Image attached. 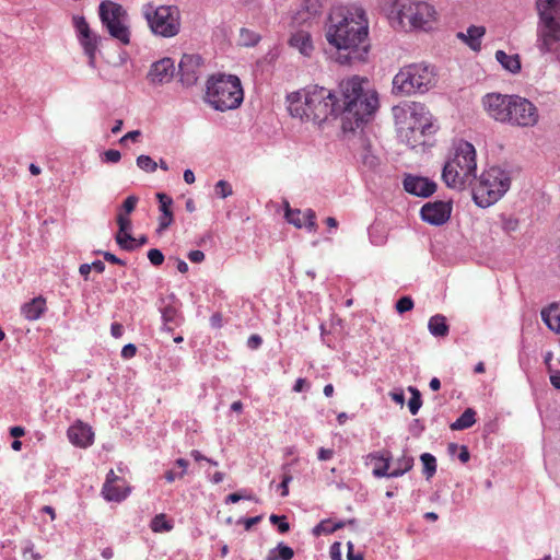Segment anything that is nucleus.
<instances>
[{
    "label": "nucleus",
    "instance_id": "nucleus-11",
    "mask_svg": "<svg viewBox=\"0 0 560 560\" xmlns=\"http://www.w3.org/2000/svg\"><path fill=\"white\" fill-rule=\"evenodd\" d=\"M400 114L408 119L406 126H399L400 139L412 148L423 143V136L432 128L425 107L420 103H411L407 108H401Z\"/></svg>",
    "mask_w": 560,
    "mask_h": 560
},
{
    "label": "nucleus",
    "instance_id": "nucleus-55",
    "mask_svg": "<svg viewBox=\"0 0 560 560\" xmlns=\"http://www.w3.org/2000/svg\"><path fill=\"white\" fill-rule=\"evenodd\" d=\"M334 450L332 448H324V447H320L318 450V459L319 460H329L334 457Z\"/></svg>",
    "mask_w": 560,
    "mask_h": 560
},
{
    "label": "nucleus",
    "instance_id": "nucleus-20",
    "mask_svg": "<svg viewBox=\"0 0 560 560\" xmlns=\"http://www.w3.org/2000/svg\"><path fill=\"white\" fill-rule=\"evenodd\" d=\"M404 188L411 195L425 198L435 191L436 185L428 178L408 175L404 180Z\"/></svg>",
    "mask_w": 560,
    "mask_h": 560
},
{
    "label": "nucleus",
    "instance_id": "nucleus-34",
    "mask_svg": "<svg viewBox=\"0 0 560 560\" xmlns=\"http://www.w3.org/2000/svg\"><path fill=\"white\" fill-rule=\"evenodd\" d=\"M173 527H174V525H173L172 521H170L167 518L166 514H164V513H160V514L155 515L150 523V528L154 533L171 532L173 529Z\"/></svg>",
    "mask_w": 560,
    "mask_h": 560
},
{
    "label": "nucleus",
    "instance_id": "nucleus-41",
    "mask_svg": "<svg viewBox=\"0 0 560 560\" xmlns=\"http://www.w3.org/2000/svg\"><path fill=\"white\" fill-rule=\"evenodd\" d=\"M138 201L139 198L137 196H128L122 202L119 212H122L126 217H128L136 209Z\"/></svg>",
    "mask_w": 560,
    "mask_h": 560
},
{
    "label": "nucleus",
    "instance_id": "nucleus-10",
    "mask_svg": "<svg viewBox=\"0 0 560 560\" xmlns=\"http://www.w3.org/2000/svg\"><path fill=\"white\" fill-rule=\"evenodd\" d=\"M142 14L152 33L162 37H173L180 30V13L176 5H159L147 3Z\"/></svg>",
    "mask_w": 560,
    "mask_h": 560
},
{
    "label": "nucleus",
    "instance_id": "nucleus-4",
    "mask_svg": "<svg viewBox=\"0 0 560 560\" xmlns=\"http://www.w3.org/2000/svg\"><path fill=\"white\" fill-rule=\"evenodd\" d=\"M477 161L475 147L460 140L442 171V178L447 187L464 189L476 178Z\"/></svg>",
    "mask_w": 560,
    "mask_h": 560
},
{
    "label": "nucleus",
    "instance_id": "nucleus-39",
    "mask_svg": "<svg viewBox=\"0 0 560 560\" xmlns=\"http://www.w3.org/2000/svg\"><path fill=\"white\" fill-rule=\"evenodd\" d=\"M258 35L247 28H242L240 33V42L244 46H254L258 42Z\"/></svg>",
    "mask_w": 560,
    "mask_h": 560
},
{
    "label": "nucleus",
    "instance_id": "nucleus-21",
    "mask_svg": "<svg viewBox=\"0 0 560 560\" xmlns=\"http://www.w3.org/2000/svg\"><path fill=\"white\" fill-rule=\"evenodd\" d=\"M119 231L115 236L117 244L125 250H132L136 248V238L131 236V220L122 212H118L116 218Z\"/></svg>",
    "mask_w": 560,
    "mask_h": 560
},
{
    "label": "nucleus",
    "instance_id": "nucleus-16",
    "mask_svg": "<svg viewBox=\"0 0 560 560\" xmlns=\"http://www.w3.org/2000/svg\"><path fill=\"white\" fill-rule=\"evenodd\" d=\"M451 212L452 206L448 202H429L421 208V218L430 224L442 225L448 221Z\"/></svg>",
    "mask_w": 560,
    "mask_h": 560
},
{
    "label": "nucleus",
    "instance_id": "nucleus-6",
    "mask_svg": "<svg viewBox=\"0 0 560 560\" xmlns=\"http://www.w3.org/2000/svg\"><path fill=\"white\" fill-rule=\"evenodd\" d=\"M388 16L405 31H429L436 20L433 5L422 0H394Z\"/></svg>",
    "mask_w": 560,
    "mask_h": 560
},
{
    "label": "nucleus",
    "instance_id": "nucleus-3",
    "mask_svg": "<svg viewBox=\"0 0 560 560\" xmlns=\"http://www.w3.org/2000/svg\"><path fill=\"white\" fill-rule=\"evenodd\" d=\"M288 110L301 121L322 124L340 112L337 95L323 86L313 85L288 96Z\"/></svg>",
    "mask_w": 560,
    "mask_h": 560
},
{
    "label": "nucleus",
    "instance_id": "nucleus-50",
    "mask_svg": "<svg viewBox=\"0 0 560 560\" xmlns=\"http://www.w3.org/2000/svg\"><path fill=\"white\" fill-rule=\"evenodd\" d=\"M291 480H292V476L291 475L285 474L283 476L282 481L278 486V488L281 491V493H280L281 497H287L289 494V483L291 482Z\"/></svg>",
    "mask_w": 560,
    "mask_h": 560
},
{
    "label": "nucleus",
    "instance_id": "nucleus-40",
    "mask_svg": "<svg viewBox=\"0 0 560 560\" xmlns=\"http://www.w3.org/2000/svg\"><path fill=\"white\" fill-rule=\"evenodd\" d=\"M156 198L159 199L160 206L159 209L161 213H173L172 206L173 199L164 192L156 194Z\"/></svg>",
    "mask_w": 560,
    "mask_h": 560
},
{
    "label": "nucleus",
    "instance_id": "nucleus-56",
    "mask_svg": "<svg viewBox=\"0 0 560 560\" xmlns=\"http://www.w3.org/2000/svg\"><path fill=\"white\" fill-rule=\"evenodd\" d=\"M103 257L106 261H108L110 264H116V265H120V266L126 265V262L124 260H121L120 258H118L117 256H115L114 254H112L109 252H104Z\"/></svg>",
    "mask_w": 560,
    "mask_h": 560
},
{
    "label": "nucleus",
    "instance_id": "nucleus-9",
    "mask_svg": "<svg viewBox=\"0 0 560 560\" xmlns=\"http://www.w3.org/2000/svg\"><path fill=\"white\" fill-rule=\"evenodd\" d=\"M511 178L509 174L498 167L491 166L483 171L472 188V198L476 205L487 208L495 203L509 190Z\"/></svg>",
    "mask_w": 560,
    "mask_h": 560
},
{
    "label": "nucleus",
    "instance_id": "nucleus-38",
    "mask_svg": "<svg viewBox=\"0 0 560 560\" xmlns=\"http://www.w3.org/2000/svg\"><path fill=\"white\" fill-rule=\"evenodd\" d=\"M409 390L411 392V398L409 399L408 408L410 413L415 416L418 413L422 405L421 395L417 388L409 387Z\"/></svg>",
    "mask_w": 560,
    "mask_h": 560
},
{
    "label": "nucleus",
    "instance_id": "nucleus-48",
    "mask_svg": "<svg viewBox=\"0 0 560 560\" xmlns=\"http://www.w3.org/2000/svg\"><path fill=\"white\" fill-rule=\"evenodd\" d=\"M148 258L153 266H160L164 261L163 253L156 248H152L148 252Z\"/></svg>",
    "mask_w": 560,
    "mask_h": 560
},
{
    "label": "nucleus",
    "instance_id": "nucleus-32",
    "mask_svg": "<svg viewBox=\"0 0 560 560\" xmlns=\"http://www.w3.org/2000/svg\"><path fill=\"white\" fill-rule=\"evenodd\" d=\"M476 423V411L471 408H467L456 421H454L450 428L453 431L465 430L472 427Z\"/></svg>",
    "mask_w": 560,
    "mask_h": 560
},
{
    "label": "nucleus",
    "instance_id": "nucleus-24",
    "mask_svg": "<svg viewBox=\"0 0 560 560\" xmlns=\"http://www.w3.org/2000/svg\"><path fill=\"white\" fill-rule=\"evenodd\" d=\"M368 458L375 462L374 468H373V475L377 478L382 477H388L390 471H388L392 460L390 452L383 451V452H374L370 453L368 455Z\"/></svg>",
    "mask_w": 560,
    "mask_h": 560
},
{
    "label": "nucleus",
    "instance_id": "nucleus-14",
    "mask_svg": "<svg viewBox=\"0 0 560 560\" xmlns=\"http://www.w3.org/2000/svg\"><path fill=\"white\" fill-rule=\"evenodd\" d=\"M512 94L487 93L481 98V105L487 115L498 122L505 124L510 113Z\"/></svg>",
    "mask_w": 560,
    "mask_h": 560
},
{
    "label": "nucleus",
    "instance_id": "nucleus-44",
    "mask_svg": "<svg viewBox=\"0 0 560 560\" xmlns=\"http://www.w3.org/2000/svg\"><path fill=\"white\" fill-rule=\"evenodd\" d=\"M413 308V301L410 296H402L396 303V311L400 314L411 311Z\"/></svg>",
    "mask_w": 560,
    "mask_h": 560
},
{
    "label": "nucleus",
    "instance_id": "nucleus-19",
    "mask_svg": "<svg viewBox=\"0 0 560 560\" xmlns=\"http://www.w3.org/2000/svg\"><path fill=\"white\" fill-rule=\"evenodd\" d=\"M320 12L319 0H304L303 7L294 14L292 25L310 27Z\"/></svg>",
    "mask_w": 560,
    "mask_h": 560
},
{
    "label": "nucleus",
    "instance_id": "nucleus-61",
    "mask_svg": "<svg viewBox=\"0 0 560 560\" xmlns=\"http://www.w3.org/2000/svg\"><path fill=\"white\" fill-rule=\"evenodd\" d=\"M392 399L396 402L402 406L405 404V395L400 392H392L390 394Z\"/></svg>",
    "mask_w": 560,
    "mask_h": 560
},
{
    "label": "nucleus",
    "instance_id": "nucleus-17",
    "mask_svg": "<svg viewBox=\"0 0 560 560\" xmlns=\"http://www.w3.org/2000/svg\"><path fill=\"white\" fill-rule=\"evenodd\" d=\"M67 436L73 445L83 448L90 446L94 440L92 428L81 420L75 421L68 429Z\"/></svg>",
    "mask_w": 560,
    "mask_h": 560
},
{
    "label": "nucleus",
    "instance_id": "nucleus-33",
    "mask_svg": "<svg viewBox=\"0 0 560 560\" xmlns=\"http://www.w3.org/2000/svg\"><path fill=\"white\" fill-rule=\"evenodd\" d=\"M413 467V457L409 456L407 454H402L401 457H399L395 462V468L390 471L389 476L392 477H400L404 474L411 470Z\"/></svg>",
    "mask_w": 560,
    "mask_h": 560
},
{
    "label": "nucleus",
    "instance_id": "nucleus-35",
    "mask_svg": "<svg viewBox=\"0 0 560 560\" xmlns=\"http://www.w3.org/2000/svg\"><path fill=\"white\" fill-rule=\"evenodd\" d=\"M420 459L423 464V474L427 479H430L434 476L436 472V459L435 457L430 453H423L420 456Z\"/></svg>",
    "mask_w": 560,
    "mask_h": 560
},
{
    "label": "nucleus",
    "instance_id": "nucleus-53",
    "mask_svg": "<svg viewBox=\"0 0 560 560\" xmlns=\"http://www.w3.org/2000/svg\"><path fill=\"white\" fill-rule=\"evenodd\" d=\"M188 259L194 264H200L205 260V254L201 250H190L188 253Z\"/></svg>",
    "mask_w": 560,
    "mask_h": 560
},
{
    "label": "nucleus",
    "instance_id": "nucleus-51",
    "mask_svg": "<svg viewBox=\"0 0 560 560\" xmlns=\"http://www.w3.org/2000/svg\"><path fill=\"white\" fill-rule=\"evenodd\" d=\"M136 353H137V348L133 343H128V345L124 346L121 349V357L124 359H131L136 355Z\"/></svg>",
    "mask_w": 560,
    "mask_h": 560
},
{
    "label": "nucleus",
    "instance_id": "nucleus-62",
    "mask_svg": "<svg viewBox=\"0 0 560 560\" xmlns=\"http://www.w3.org/2000/svg\"><path fill=\"white\" fill-rule=\"evenodd\" d=\"M190 455H191V457H192L196 462L207 460V462H209V463H210V464H212V465H217V463H215V462H212L211 459H209V458L205 457V456H203L199 451L194 450V451H191Z\"/></svg>",
    "mask_w": 560,
    "mask_h": 560
},
{
    "label": "nucleus",
    "instance_id": "nucleus-36",
    "mask_svg": "<svg viewBox=\"0 0 560 560\" xmlns=\"http://www.w3.org/2000/svg\"><path fill=\"white\" fill-rule=\"evenodd\" d=\"M72 25L77 32L78 38H80V36L86 35V33L91 31L89 23L82 15H74L72 18Z\"/></svg>",
    "mask_w": 560,
    "mask_h": 560
},
{
    "label": "nucleus",
    "instance_id": "nucleus-1",
    "mask_svg": "<svg viewBox=\"0 0 560 560\" xmlns=\"http://www.w3.org/2000/svg\"><path fill=\"white\" fill-rule=\"evenodd\" d=\"M327 43L337 49L340 63L365 60L369 44V20L363 8L355 4L331 7L324 25Z\"/></svg>",
    "mask_w": 560,
    "mask_h": 560
},
{
    "label": "nucleus",
    "instance_id": "nucleus-5",
    "mask_svg": "<svg viewBox=\"0 0 560 560\" xmlns=\"http://www.w3.org/2000/svg\"><path fill=\"white\" fill-rule=\"evenodd\" d=\"M244 100V91L238 77L218 73L206 83L205 102L213 109L226 112L236 109Z\"/></svg>",
    "mask_w": 560,
    "mask_h": 560
},
{
    "label": "nucleus",
    "instance_id": "nucleus-64",
    "mask_svg": "<svg viewBox=\"0 0 560 560\" xmlns=\"http://www.w3.org/2000/svg\"><path fill=\"white\" fill-rule=\"evenodd\" d=\"M458 458L462 463H467L469 460L470 455L466 446H462Z\"/></svg>",
    "mask_w": 560,
    "mask_h": 560
},
{
    "label": "nucleus",
    "instance_id": "nucleus-60",
    "mask_svg": "<svg viewBox=\"0 0 560 560\" xmlns=\"http://www.w3.org/2000/svg\"><path fill=\"white\" fill-rule=\"evenodd\" d=\"M176 465L182 469L180 472H178V478H183L186 474L188 462L184 458H178Z\"/></svg>",
    "mask_w": 560,
    "mask_h": 560
},
{
    "label": "nucleus",
    "instance_id": "nucleus-42",
    "mask_svg": "<svg viewBox=\"0 0 560 560\" xmlns=\"http://www.w3.org/2000/svg\"><path fill=\"white\" fill-rule=\"evenodd\" d=\"M174 221V214L173 213H161L159 217V226L156 229V232L161 234L166 229L170 228V225Z\"/></svg>",
    "mask_w": 560,
    "mask_h": 560
},
{
    "label": "nucleus",
    "instance_id": "nucleus-63",
    "mask_svg": "<svg viewBox=\"0 0 560 560\" xmlns=\"http://www.w3.org/2000/svg\"><path fill=\"white\" fill-rule=\"evenodd\" d=\"M11 436L19 439L25 434V430L22 427H12L10 429Z\"/></svg>",
    "mask_w": 560,
    "mask_h": 560
},
{
    "label": "nucleus",
    "instance_id": "nucleus-45",
    "mask_svg": "<svg viewBox=\"0 0 560 560\" xmlns=\"http://www.w3.org/2000/svg\"><path fill=\"white\" fill-rule=\"evenodd\" d=\"M215 192L221 198H226L233 194L232 186L225 180H219L215 184Z\"/></svg>",
    "mask_w": 560,
    "mask_h": 560
},
{
    "label": "nucleus",
    "instance_id": "nucleus-57",
    "mask_svg": "<svg viewBox=\"0 0 560 560\" xmlns=\"http://www.w3.org/2000/svg\"><path fill=\"white\" fill-rule=\"evenodd\" d=\"M110 334L114 338H120L124 334V327L119 323H113L110 326Z\"/></svg>",
    "mask_w": 560,
    "mask_h": 560
},
{
    "label": "nucleus",
    "instance_id": "nucleus-58",
    "mask_svg": "<svg viewBox=\"0 0 560 560\" xmlns=\"http://www.w3.org/2000/svg\"><path fill=\"white\" fill-rule=\"evenodd\" d=\"M140 136H141L140 130H132V131L127 132L124 137H121L119 142L124 143L127 140L137 141Z\"/></svg>",
    "mask_w": 560,
    "mask_h": 560
},
{
    "label": "nucleus",
    "instance_id": "nucleus-2",
    "mask_svg": "<svg viewBox=\"0 0 560 560\" xmlns=\"http://www.w3.org/2000/svg\"><path fill=\"white\" fill-rule=\"evenodd\" d=\"M340 112L343 115V129L354 130L366 121L378 107V96L365 78L353 75L339 84Z\"/></svg>",
    "mask_w": 560,
    "mask_h": 560
},
{
    "label": "nucleus",
    "instance_id": "nucleus-31",
    "mask_svg": "<svg viewBox=\"0 0 560 560\" xmlns=\"http://www.w3.org/2000/svg\"><path fill=\"white\" fill-rule=\"evenodd\" d=\"M428 328L433 336L445 337L448 334L446 317L441 314L432 316L429 319Z\"/></svg>",
    "mask_w": 560,
    "mask_h": 560
},
{
    "label": "nucleus",
    "instance_id": "nucleus-28",
    "mask_svg": "<svg viewBox=\"0 0 560 560\" xmlns=\"http://www.w3.org/2000/svg\"><path fill=\"white\" fill-rule=\"evenodd\" d=\"M497 61L509 72L516 74L521 71V58L517 54L508 55L503 50L495 51Z\"/></svg>",
    "mask_w": 560,
    "mask_h": 560
},
{
    "label": "nucleus",
    "instance_id": "nucleus-29",
    "mask_svg": "<svg viewBox=\"0 0 560 560\" xmlns=\"http://www.w3.org/2000/svg\"><path fill=\"white\" fill-rule=\"evenodd\" d=\"M98 36L92 31L88 32L86 35L80 36L79 42L82 45L84 52L89 57L90 66L94 67L95 54L98 46Z\"/></svg>",
    "mask_w": 560,
    "mask_h": 560
},
{
    "label": "nucleus",
    "instance_id": "nucleus-22",
    "mask_svg": "<svg viewBox=\"0 0 560 560\" xmlns=\"http://www.w3.org/2000/svg\"><path fill=\"white\" fill-rule=\"evenodd\" d=\"M306 26H301L292 33L289 44L291 47L296 48L303 56L311 57L314 51V44L312 36Z\"/></svg>",
    "mask_w": 560,
    "mask_h": 560
},
{
    "label": "nucleus",
    "instance_id": "nucleus-25",
    "mask_svg": "<svg viewBox=\"0 0 560 560\" xmlns=\"http://www.w3.org/2000/svg\"><path fill=\"white\" fill-rule=\"evenodd\" d=\"M485 26L470 25L466 33H457V37L474 51H479L481 49V38L485 36Z\"/></svg>",
    "mask_w": 560,
    "mask_h": 560
},
{
    "label": "nucleus",
    "instance_id": "nucleus-37",
    "mask_svg": "<svg viewBox=\"0 0 560 560\" xmlns=\"http://www.w3.org/2000/svg\"><path fill=\"white\" fill-rule=\"evenodd\" d=\"M137 165L139 168L147 173H153L158 167V163L153 161L149 155L144 154H141L137 158Z\"/></svg>",
    "mask_w": 560,
    "mask_h": 560
},
{
    "label": "nucleus",
    "instance_id": "nucleus-47",
    "mask_svg": "<svg viewBox=\"0 0 560 560\" xmlns=\"http://www.w3.org/2000/svg\"><path fill=\"white\" fill-rule=\"evenodd\" d=\"M114 492H118V494H121V501L125 500L129 492H130V488L127 486V482L126 480H121V481H118L116 483H113L110 485L109 487Z\"/></svg>",
    "mask_w": 560,
    "mask_h": 560
},
{
    "label": "nucleus",
    "instance_id": "nucleus-8",
    "mask_svg": "<svg viewBox=\"0 0 560 560\" xmlns=\"http://www.w3.org/2000/svg\"><path fill=\"white\" fill-rule=\"evenodd\" d=\"M536 8L538 47L544 52L555 51L560 45V0H536Z\"/></svg>",
    "mask_w": 560,
    "mask_h": 560
},
{
    "label": "nucleus",
    "instance_id": "nucleus-12",
    "mask_svg": "<svg viewBox=\"0 0 560 560\" xmlns=\"http://www.w3.org/2000/svg\"><path fill=\"white\" fill-rule=\"evenodd\" d=\"M98 16L108 34L124 45L130 43L128 13L124 7L112 0H103L98 5Z\"/></svg>",
    "mask_w": 560,
    "mask_h": 560
},
{
    "label": "nucleus",
    "instance_id": "nucleus-26",
    "mask_svg": "<svg viewBox=\"0 0 560 560\" xmlns=\"http://www.w3.org/2000/svg\"><path fill=\"white\" fill-rule=\"evenodd\" d=\"M46 311V300L42 296L34 298L22 306V315L27 320L38 319Z\"/></svg>",
    "mask_w": 560,
    "mask_h": 560
},
{
    "label": "nucleus",
    "instance_id": "nucleus-27",
    "mask_svg": "<svg viewBox=\"0 0 560 560\" xmlns=\"http://www.w3.org/2000/svg\"><path fill=\"white\" fill-rule=\"evenodd\" d=\"M541 319L549 329L560 334V303H552L541 310Z\"/></svg>",
    "mask_w": 560,
    "mask_h": 560
},
{
    "label": "nucleus",
    "instance_id": "nucleus-7",
    "mask_svg": "<svg viewBox=\"0 0 560 560\" xmlns=\"http://www.w3.org/2000/svg\"><path fill=\"white\" fill-rule=\"evenodd\" d=\"M435 84L434 69L423 62L402 67L393 79V93L409 96L425 93Z\"/></svg>",
    "mask_w": 560,
    "mask_h": 560
},
{
    "label": "nucleus",
    "instance_id": "nucleus-18",
    "mask_svg": "<svg viewBox=\"0 0 560 560\" xmlns=\"http://www.w3.org/2000/svg\"><path fill=\"white\" fill-rule=\"evenodd\" d=\"M174 70V61L171 58H163L151 66L148 79L152 84H164L172 80Z\"/></svg>",
    "mask_w": 560,
    "mask_h": 560
},
{
    "label": "nucleus",
    "instance_id": "nucleus-46",
    "mask_svg": "<svg viewBox=\"0 0 560 560\" xmlns=\"http://www.w3.org/2000/svg\"><path fill=\"white\" fill-rule=\"evenodd\" d=\"M269 520L272 524L278 525L279 532L282 534L287 533L290 529V525L285 521V516L272 514Z\"/></svg>",
    "mask_w": 560,
    "mask_h": 560
},
{
    "label": "nucleus",
    "instance_id": "nucleus-15",
    "mask_svg": "<svg viewBox=\"0 0 560 560\" xmlns=\"http://www.w3.org/2000/svg\"><path fill=\"white\" fill-rule=\"evenodd\" d=\"M179 77L183 84L191 86L197 83L202 70V59L199 55H184L179 62Z\"/></svg>",
    "mask_w": 560,
    "mask_h": 560
},
{
    "label": "nucleus",
    "instance_id": "nucleus-59",
    "mask_svg": "<svg viewBox=\"0 0 560 560\" xmlns=\"http://www.w3.org/2000/svg\"><path fill=\"white\" fill-rule=\"evenodd\" d=\"M262 342V339L260 336L258 335H252L249 338H248V341H247V345L249 348L252 349H257Z\"/></svg>",
    "mask_w": 560,
    "mask_h": 560
},
{
    "label": "nucleus",
    "instance_id": "nucleus-52",
    "mask_svg": "<svg viewBox=\"0 0 560 560\" xmlns=\"http://www.w3.org/2000/svg\"><path fill=\"white\" fill-rule=\"evenodd\" d=\"M550 373V383L551 385L557 388V389H560V371L559 370H553L551 366H549V371Z\"/></svg>",
    "mask_w": 560,
    "mask_h": 560
},
{
    "label": "nucleus",
    "instance_id": "nucleus-43",
    "mask_svg": "<svg viewBox=\"0 0 560 560\" xmlns=\"http://www.w3.org/2000/svg\"><path fill=\"white\" fill-rule=\"evenodd\" d=\"M277 550H278V557L277 558H271L270 560H277V559H280V560H291L294 556V551L291 547L289 546H285L283 544H279L278 547H277Z\"/></svg>",
    "mask_w": 560,
    "mask_h": 560
},
{
    "label": "nucleus",
    "instance_id": "nucleus-23",
    "mask_svg": "<svg viewBox=\"0 0 560 560\" xmlns=\"http://www.w3.org/2000/svg\"><path fill=\"white\" fill-rule=\"evenodd\" d=\"M285 218L289 223L293 224L296 228L306 226L310 230H316V214L312 209H307L302 212L299 209H290L288 208L285 211Z\"/></svg>",
    "mask_w": 560,
    "mask_h": 560
},
{
    "label": "nucleus",
    "instance_id": "nucleus-49",
    "mask_svg": "<svg viewBox=\"0 0 560 560\" xmlns=\"http://www.w3.org/2000/svg\"><path fill=\"white\" fill-rule=\"evenodd\" d=\"M121 159V154L118 150H107L104 152V161L108 163H118Z\"/></svg>",
    "mask_w": 560,
    "mask_h": 560
},
{
    "label": "nucleus",
    "instance_id": "nucleus-30",
    "mask_svg": "<svg viewBox=\"0 0 560 560\" xmlns=\"http://www.w3.org/2000/svg\"><path fill=\"white\" fill-rule=\"evenodd\" d=\"M124 480V478L118 477L113 469L107 472L106 480L102 487V494L106 501H121V494L118 492H114L109 487L113 483Z\"/></svg>",
    "mask_w": 560,
    "mask_h": 560
},
{
    "label": "nucleus",
    "instance_id": "nucleus-13",
    "mask_svg": "<svg viewBox=\"0 0 560 560\" xmlns=\"http://www.w3.org/2000/svg\"><path fill=\"white\" fill-rule=\"evenodd\" d=\"M509 110L505 124L513 127L530 128L539 121V112L536 105L520 95L512 94Z\"/></svg>",
    "mask_w": 560,
    "mask_h": 560
},
{
    "label": "nucleus",
    "instance_id": "nucleus-54",
    "mask_svg": "<svg viewBox=\"0 0 560 560\" xmlns=\"http://www.w3.org/2000/svg\"><path fill=\"white\" fill-rule=\"evenodd\" d=\"M326 523H327V522H326V521H324V522H322L319 525H317V526H316V528H315V533H316V534H319L322 530H323V532H325V533H334V532H335V530H337L338 528H341V527H342V523H337V524H335L331 528L327 529V528L325 527V524H326Z\"/></svg>",
    "mask_w": 560,
    "mask_h": 560
}]
</instances>
